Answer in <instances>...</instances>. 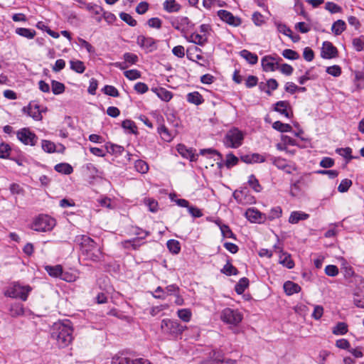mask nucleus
I'll list each match as a JSON object with an SVG mask.
<instances>
[{
    "label": "nucleus",
    "mask_w": 364,
    "mask_h": 364,
    "mask_svg": "<svg viewBox=\"0 0 364 364\" xmlns=\"http://www.w3.org/2000/svg\"><path fill=\"white\" fill-rule=\"evenodd\" d=\"M136 43L146 52H152L157 49L156 41L151 37L140 35L136 38Z\"/></svg>",
    "instance_id": "nucleus-10"
},
{
    "label": "nucleus",
    "mask_w": 364,
    "mask_h": 364,
    "mask_svg": "<svg viewBox=\"0 0 364 364\" xmlns=\"http://www.w3.org/2000/svg\"><path fill=\"white\" fill-rule=\"evenodd\" d=\"M135 234L138 235L137 238L127 242L132 244L134 249H136L141 245V243H140V240L144 239L147 235H149V232L139 229L136 230Z\"/></svg>",
    "instance_id": "nucleus-27"
},
{
    "label": "nucleus",
    "mask_w": 364,
    "mask_h": 364,
    "mask_svg": "<svg viewBox=\"0 0 364 364\" xmlns=\"http://www.w3.org/2000/svg\"><path fill=\"white\" fill-rule=\"evenodd\" d=\"M70 69L77 73H82L85 70L84 63L78 60H72L70 61Z\"/></svg>",
    "instance_id": "nucleus-36"
},
{
    "label": "nucleus",
    "mask_w": 364,
    "mask_h": 364,
    "mask_svg": "<svg viewBox=\"0 0 364 364\" xmlns=\"http://www.w3.org/2000/svg\"><path fill=\"white\" fill-rule=\"evenodd\" d=\"M79 240H80V245L82 254L87 252L88 250H92V249L97 247L94 240L88 236L82 235Z\"/></svg>",
    "instance_id": "nucleus-15"
},
{
    "label": "nucleus",
    "mask_w": 364,
    "mask_h": 364,
    "mask_svg": "<svg viewBox=\"0 0 364 364\" xmlns=\"http://www.w3.org/2000/svg\"><path fill=\"white\" fill-rule=\"evenodd\" d=\"M353 45L357 51H361L364 48V37L360 36L353 38Z\"/></svg>",
    "instance_id": "nucleus-61"
},
{
    "label": "nucleus",
    "mask_w": 364,
    "mask_h": 364,
    "mask_svg": "<svg viewBox=\"0 0 364 364\" xmlns=\"http://www.w3.org/2000/svg\"><path fill=\"white\" fill-rule=\"evenodd\" d=\"M186 40L190 43H193L199 46H203L208 41V36L205 34H200L194 32L186 37Z\"/></svg>",
    "instance_id": "nucleus-17"
},
{
    "label": "nucleus",
    "mask_w": 364,
    "mask_h": 364,
    "mask_svg": "<svg viewBox=\"0 0 364 364\" xmlns=\"http://www.w3.org/2000/svg\"><path fill=\"white\" fill-rule=\"evenodd\" d=\"M134 168L141 173H146L149 170L148 164L144 161L140 159L135 161Z\"/></svg>",
    "instance_id": "nucleus-47"
},
{
    "label": "nucleus",
    "mask_w": 364,
    "mask_h": 364,
    "mask_svg": "<svg viewBox=\"0 0 364 364\" xmlns=\"http://www.w3.org/2000/svg\"><path fill=\"white\" fill-rule=\"evenodd\" d=\"M124 76L130 80H134L141 77V73L137 70H129L124 73Z\"/></svg>",
    "instance_id": "nucleus-54"
},
{
    "label": "nucleus",
    "mask_w": 364,
    "mask_h": 364,
    "mask_svg": "<svg viewBox=\"0 0 364 364\" xmlns=\"http://www.w3.org/2000/svg\"><path fill=\"white\" fill-rule=\"evenodd\" d=\"M185 326L180 324L178 321L168 318L163 319L161 324V328L163 333L172 336H177L181 334L185 330Z\"/></svg>",
    "instance_id": "nucleus-5"
},
{
    "label": "nucleus",
    "mask_w": 364,
    "mask_h": 364,
    "mask_svg": "<svg viewBox=\"0 0 364 364\" xmlns=\"http://www.w3.org/2000/svg\"><path fill=\"white\" fill-rule=\"evenodd\" d=\"M120 18L126 22L128 25L131 26H135L136 25V21L132 18L131 15L129 14L122 12L119 14Z\"/></svg>",
    "instance_id": "nucleus-56"
},
{
    "label": "nucleus",
    "mask_w": 364,
    "mask_h": 364,
    "mask_svg": "<svg viewBox=\"0 0 364 364\" xmlns=\"http://www.w3.org/2000/svg\"><path fill=\"white\" fill-rule=\"evenodd\" d=\"M158 133L161 139L167 142L171 141L176 136V133L170 132L165 125H161L158 127Z\"/></svg>",
    "instance_id": "nucleus-22"
},
{
    "label": "nucleus",
    "mask_w": 364,
    "mask_h": 364,
    "mask_svg": "<svg viewBox=\"0 0 364 364\" xmlns=\"http://www.w3.org/2000/svg\"><path fill=\"white\" fill-rule=\"evenodd\" d=\"M272 163L276 167L283 170L287 173H291L296 170V166L294 164L289 163L286 159L281 157L274 158Z\"/></svg>",
    "instance_id": "nucleus-13"
},
{
    "label": "nucleus",
    "mask_w": 364,
    "mask_h": 364,
    "mask_svg": "<svg viewBox=\"0 0 364 364\" xmlns=\"http://www.w3.org/2000/svg\"><path fill=\"white\" fill-rule=\"evenodd\" d=\"M249 285V280L246 277L241 278L235 285V289L238 294H242Z\"/></svg>",
    "instance_id": "nucleus-38"
},
{
    "label": "nucleus",
    "mask_w": 364,
    "mask_h": 364,
    "mask_svg": "<svg viewBox=\"0 0 364 364\" xmlns=\"http://www.w3.org/2000/svg\"><path fill=\"white\" fill-rule=\"evenodd\" d=\"M282 55L285 58L289 59V60H296V59L299 58V54L296 51L291 50V49L284 50L282 52Z\"/></svg>",
    "instance_id": "nucleus-63"
},
{
    "label": "nucleus",
    "mask_w": 364,
    "mask_h": 364,
    "mask_svg": "<svg viewBox=\"0 0 364 364\" xmlns=\"http://www.w3.org/2000/svg\"><path fill=\"white\" fill-rule=\"evenodd\" d=\"M223 362V355L219 351H213L210 359L203 360L200 364H221Z\"/></svg>",
    "instance_id": "nucleus-28"
},
{
    "label": "nucleus",
    "mask_w": 364,
    "mask_h": 364,
    "mask_svg": "<svg viewBox=\"0 0 364 364\" xmlns=\"http://www.w3.org/2000/svg\"><path fill=\"white\" fill-rule=\"evenodd\" d=\"M275 26L278 32L288 36L291 33V30L286 25L280 22H275Z\"/></svg>",
    "instance_id": "nucleus-53"
},
{
    "label": "nucleus",
    "mask_w": 364,
    "mask_h": 364,
    "mask_svg": "<svg viewBox=\"0 0 364 364\" xmlns=\"http://www.w3.org/2000/svg\"><path fill=\"white\" fill-rule=\"evenodd\" d=\"M245 133L238 128L233 127L228 130L223 139V144L228 148L237 149L242 144Z\"/></svg>",
    "instance_id": "nucleus-2"
},
{
    "label": "nucleus",
    "mask_w": 364,
    "mask_h": 364,
    "mask_svg": "<svg viewBox=\"0 0 364 364\" xmlns=\"http://www.w3.org/2000/svg\"><path fill=\"white\" fill-rule=\"evenodd\" d=\"M164 7L168 12H176L180 9V5L175 0H166Z\"/></svg>",
    "instance_id": "nucleus-39"
},
{
    "label": "nucleus",
    "mask_w": 364,
    "mask_h": 364,
    "mask_svg": "<svg viewBox=\"0 0 364 364\" xmlns=\"http://www.w3.org/2000/svg\"><path fill=\"white\" fill-rule=\"evenodd\" d=\"M186 100L188 102L199 105L203 103V99L198 92H190L187 95Z\"/></svg>",
    "instance_id": "nucleus-31"
},
{
    "label": "nucleus",
    "mask_w": 364,
    "mask_h": 364,
    "mask_svg": "<svg viewBox=\"0 0 364 364\" xmlns=\"http://www.w3.org/2000/svg\"><path fill=\"white\" fill-rule=\"evenodd\" d=\"M188 24L189 19L187 17L183 16L178 17L171 21L172 26L175 29L181 32L188 28Z\"/></svg>",
    "instance_id": "nucleus-18"
},
{
    "label": "nucleus",
    "mask_w": 364,
    "mask_h": 364,
    "mask_svg": "<svg viewBox=\"0 0 364 364\" xmlns=\"http://www.w3.org/2000/svg\"><path fill=\"white\" fill-rule=\"evenodd\" d=\"M219 18L225 23L233 26L238 27L242 24V19L236 16H234L230 11L227 10H219L217 12Z\"/></svg>",
    "instance_id": "nucleus-7"
},
{
    "label": "nucleus",
    "mask_w": 364,
    "mask_h": 364,
    "mask_svg": "<svg viewBox=\"0 0 364 364\" xmlns=\"http://www.w3.org/2000/svg\"><path fill=\"white\" fill-rule=\"evenodd\" d=\"M45 269L50 277L60 279L63 272V267L61 265L46 266Z\"/></svg>",
    "instance_id": "nucleus-30"
},
{
    "label": "nucleus",
    "mask_w": 364,
    "mask_h": 364,
    "mask_svg": "<svg viewBox=\"0 0 364 364\" xmlns=\"http://www.w3.org/2000/svg\"><path fill=\"white\" fill-rule=\"evenodd\" d=\"M326 71L328 74L333 77H338L341 74V68L337 65L327 67Z\"/></svg>",
    "instance_id": "nucleus-58"
},
{
    "label": "nucleus",
    "mask_w": 364,
    "mask_h": 364,
    "mask_svg": "<svg viewBox=\"0 0 364 364\" xmlns=\"http://www.w3.org/2000/svg\"><path fill=\"white\" fill-rule=\"evenodd\" d=\"M325 9L331 14H336L341 11V8L333 2H327Z\"/></svg>",
    "instance_id": "nucleus-62"
},
{
    "label": "nucleus",
    "mask_w": 364,
    "mask_h": 364,
    "mask_svg": "<svg viewBox=\"0 0 364 364\" xmlns=\"http://www.w3.org/2000/svg\"><path fill=\"white\" fill-rule=\"evenodd\" d=\"M73 328L70 321L55 323L52 328L51 338L56 341L60 348H65L69 346L73 340Z\"/></svg>",
    "instance_id": "nucleus-1"
},
{
    "label": "nucleus",
    "mask_w": 364,
    "mask_h": 364,
    "mask_svg": "<svg viewBox=\"0 0 364 364\" xmlns=\"http://www.w3.org/2000/svg\"><path fill=\"white\" fill-rule=\"evenodd\" d=\"M248 184L256 192L259 193L262 191V186L258 180L254 175H250L248 179Z\"/></svg>",
    "instance_id": "nucleus-46"
},
{
    "label": "nucleus",
    "mask_w": 364,
    "mask_h": 364,
    "mask_svg": "<svg viewBox=\"0 0 364 364\" xmlns=\"http://www.w3.org/2000/svg\"><path fill=\"white\" fill-rule=\"evenodd\" d=\"M10 312L12 316L23 315L24 313L23 305L20 304H14L11 305Z\"/></svg>",
    "instance_id": "nucleus-49"
},
{
    "label": "nucleus",
    "mask_w": 364,
    "mask_h": 364,
    "mask_svg": "<svg viewBox=\"0 0 364 364\" xmlns=\"http://www.w3.org/2000/svg\"><path fill=\"white\" fill-rule=\"evenodd\" d=\"M283 287L285 293L289 296L298 293L301 291V287L298 284L291 281L286 282L284 284Z\"/></svg>",
    "instance_id": "nucleus-24"
},
{
    "label": "nucleus",
    "mask_w": 364,
    "mask_h": 364,
    "mask_svg": "<svg viewBox=\"0 0 364 364\" xmlns=\"http://www.w3.org/2000/svg\"><path fill=\"white\" fill-rule=\"evenodd\" d=\"M133 359L122 356L115 355L112 358L111 364H132Z\"/></svg>",
    "instance_id": "nucleus-48"
},
{
    "label": "nucleus",
    "mask_w": 364,
    "mask_h": 364,
    "mask_svg": "<svg viewBox=\"0 0 364 364\" xmlns=\"http://www.w3.org/2000/svg\"><path fill=\"white\" fill-rule=\"evenodd\" d=\"M78 278V272L76 270L72 272H62L60 279L64 280L67 282H75Z\"/></svg>",
    "instance_id": "nucleus-35"
},
{
    "label": "nucleus",
    "mask_w": 364,
    "mask_h": 364,
    "mask_svg": "<svg viewBox=\"0 0 364 364\" xmlns=\"http://www.w3.org/2000/svg\"><path fill=\"white\" fill-rule=\"evenodd\" d=\"M31 291L32 287L29 285H23L16 282L6 290L5 295L11 298H18L22 301H26Z\"/></svg>",
    "instance_id": "nucleus-4"
},
{
    "label": "nucleus",
    "mask_w": 364,
    "mask_h": 364,
    "mask_svg": "<svg viewBox=\"0 0 364 364\" xmlns=\"http://www.w3.org/2000/svg\"><path fill=\"white\" fill-rule=\"evenodd\" d=\"M55 225L54 218L48 215H41L37 217L31 225V228L38 232H46L51 230Z\"/></svg>",
    "instance_id": "nucleus-3"
},
{
    "label": "nucleus",
    "mask_w": 364,
    "mask_h": 364,
    "mask_svg": "<svg viewBox=\"0 0 364 364\" xmlns=\"http://www.w3.org/2000/svg\"><path fill=\"white\" fill-rule=\"evenodd\" d=\"M41 146L43 151L48 153H54L56 151L55 144L48 140H43L41 142Z\"/></svg>",
    "instance_id": "nucleus-45"
},
{
    "label": "nucleus",
    "mask_w": 364,
    "mask_h": 364,
    "mask_svg": "<svg viewBox=\"0 0 364 364\" xmlns=\"http://www.w3.org/2000/svg\"><path fill=\"white\" fill-rule=\"evenodd\" d=\"M240 55L241 57L245 58L249 63L255 65L258 61V57L256 54L252 53L247 50H242L240 51Z\"/></svg>",
    "instance_id": "nucleus-33"
},
{
    "label": "nucleus",
    "mask_w": 364,
    "mask_h": 364,
    "mask_svg": "<svg viewBox=\"0 0 364 364\" xmlns=\"http://www.w3.org/2000/svg\"><path fill=\"white\" fill-rule=\"evenodd\" d=\"M245 215L250 222L255 223H261L266 219L265 215L255 208H248Z\"/></svg>",
    "instance_id": "nucleus-12"
},
{
    "label": "nucleus",
    "mask_w": 364,
    "mask_h": 364,
    "mask_svg": "<svg viewBox=\"0 0 364 364\" xmlns=\"http://www.w3.org/2000/svg\"><path fill=\"white\" fill-rule=\"evenodd\" d=\"M348 331V326L346 323L339 322L333 328V333L335 335H344Z\"/></svg>",
    "instance_id": "nucleus-41"
},
{
    "label": "nucleus",
    "mask_w": 364,
    "mask_h": 364,
    "mask_svg": "<svg viewBox=\"0 0 364 364\" xmlns=\"http://www.w3.org/2000/svg\"><path fill=\"white\" fill-rule=\"evenodd\" d=\"M123 58L129 65L136 64L139 60L136 55L131 53H125L123 55Z\"/></svg>",
    "instance_id": "nucleus-52"
},
{
    "label": "nucleus",
    "mask_w": 364,
    "mask_h": 364,
    "mask_svg": "<svg viewBox=\"0 0 364 364\" xmlns=\"http://www.w3.org/2000/svg\"><path fill=\"white\" fill-rule=\"evenodd\" d=\"M242 160L247 164L262 163L265 161V157L259 154H252L242 156Z\"/></svg>",
    "instance_id": "nucleus-25"
},
{
    "label": "nucleus",
    "mask_w": 364,
    "mask_h": 364,
    "mask_svg": "<svg viewBox=\"0 0 364 364\" xmlns=\"http://www.w3.org/2000/svg\"><path fill=\"white\" fill-rule=\"evenodd\" d=\"M51 87L54 95H60L65 91V85L56 80L51 81Z\"/></svg>",
    "instance_id": "nucleus-43"
},
{
    "label": "nucleus",
    "mask_w": 364,
    "mask_h": 364,
    "mask_svg": "<svg viewBox=\"0 0 364 364\" xmlns=\"http://www.w3.org/2000/svg\"><path fill=\"white\" fill-rule=\"evenodd\" d=\"M238 161L239 159L237 156H235L233 154L230 153L226 156L225 164L228 168H230L237 165Z\"/></svg>",
    "instance_id": "nucleus-50"
},
{
    "label": "nucleus",
    "mask_w": 364,
    "mask_h": 364,
    "mask_svg": "<svg viewBox=\"0 0 364 364\" xmlns=\"http://www.w3.org/2000/svg\"><path fill=\"white\" fill-rule=\"evenodd\" d=\"M45 111L46 109L41 108L40 105L35 102H31L28 107L23 108V112H26L31 117L36 121L42 119V112Z\"/></svg>",
    "instance_id": "nucleus-11"
},
{
    "label": "nucleus",
    "mask_w": 364,
    "mask_h": 364,
    "mask_svg": "<svg viewBox=\"0 0 364 364\" xmlns=\"http://www.w3.org/2000/svg\"><path fill=\"white\" fill-rule=\"evenodd\" d=\"M272 127L281 132H289L291 131V127L289 124H284L280 121H277L273 123Z\"/></svg>",
    "instance_id": "nucleus-42"
},
{
    "label": "nucleus",
    "mask_w": 364,
    "mask_h": 364,
    "mask_svg": "<svg viewBox=\"0 0 364 364\" xmlns=\"http://www.w3.org/2000/svg\"><path fill=\"white\" fill-rule=\"evenodd\" d=\"M54 168L57 172L64 174H70L73 171V167L66 163L58 164Z\"/></svg>",
    "instance_id": "nucleus-37"
},
{
    "label": "nucleus",
    "mask_w": 364,
    "mask_h": 364,
    "mask_svg": "<svg viewBox=\"0 0 364 364\" xmlns=\"http://www.w3.org/2000/svg\"><path fill=\"white\" fill-rule=\"evenodd\" d=\"M16 33L28 39H32L35 37L36 33L33 29L18 28L16 30Z\"/></svg>",
    "instance_id": "nucleus-34"
},
{
    "label": "nucleus",
    "mask_w": 364,
    "mask_h": 364,
    "mask_svg": "<svg viewBox=\"0 0 364 364\" xmlns=\"http://www.w3.org/2000/svg\"><path fill=\"white\" fill-rule=\"evenodd\" d=\"M233 197L241 205H250L255 203V197L249 193L246 188L235 191Z\"/></svg>",
    "instance_id": "nucleus-9"
},
{
    "label": "nucleus",
    "mask_w": 364,
    "mask_h": 364,
    "mask_svg": "<svg viewBox=\"0 0 364 364\" xmlns=\"http://www.w3.org/2000/svg\"><path fill=\"white\" fill-rule=\"evenodd\" d=\"M166 245L168 250L173 254H178L181 250V245L178 240H169Z\"/></svg>",
    "instance_id": "nucleus-40"
},
{
    "label": "nucleus",
    "mask_w": 364,
    "mask_h": 364,
    "mask_svg": "<svg viewBox=\"0 0 364 364\" xmlns=\"http://www.w3.org/2000/svg\"><path fill=\"white\" fill-rule=\"evenodd\" d=\"M222 272L226 275H235L237 274V269L231 264L227 263L223 268Z\"/></svg>",
    "instance_id": "nucleus-59"
},
{
    "label": "nucleus",
    "mask_w": 364,
    "mask_h": 364,
    "mask_svg": "<svg viewBox=\"0 0 364 364\" xmlns=\"http://www.w3.org/2000/svg\"><path fill=\"white\" fill-rule=\"evenodd\" d=\"M122 127L127 130H129L130 133H135L136 127L135 123L130 119H125L122 123Z\"/></svg>",
    "instance_id": "nucleus-55"
},
{
    "label": "nucleus",
    "mask_w": 364,
    "mask_h": 364,
    "mask_svg": "<svg viewBox=\"0 0 364 364\" xmlns=\"http://www.w3.org/2000/svg\"><path fill=\"white\" fill-rule=\"evenodd\" d=\"M337 49L333 45L328 41L323 43L321 48V57L326 59L333 58L336 56Z\"/></svg>",
    "instance_id": "nucleus-14"
},
{
    "label": "nucleus",
    "mask_w": 364,
    "mask_h": 364,
    "mask_svg": "<svg viewBox=\"0 0 364 364\" xmlns=\"http://www.w3.org/2000/svg\"><path fill=\"white\" fill-rule=\"evenodd\" d=\"M352 186V181L350 179L345 178L341 181V183L338 187V191L340 193H345L348 191L349 188Z\"/></svg>",
    "instance_id": "nucleus-57"
},
{
    "label": "nucleus",
    "mask_w": 364,
    "mask_h": 364,
    "mask_svg": "<svg viewBox=\"0 0 364 364\" xmlns=\"http://www.w3.org/2000/svg\"><path fill=\"white\" fill-rule=\"evenodd\" d=\"M346 29V24L343 20H337L333 23L331 27V31L336 36L341 35Z\"/></svg>",
    "instance_id": "nucleus-29"
},
{
    "label": "nucleus",
    "mask_w": 364,
    "mask_h": 364,
    "mask_svg": "<svg viewBox=\"0 0 364 364\" xmlns=\"http://www.w3.org/2000/svg\"><path fill=\"white\" fill-rule=\"evenodd\" d=\"M144 203L151 212L155 213L158 210V202L152 198L144 199Z\"/></svg>",
    "instance_id": "nucleus-60"
},
{
    "label": "nucleus",
    "mask_w": 364,
    "mask_h": 364,
    "mask_svg": "<svg viewBox=\"0 0 364 364\" xmlns=\"http://www.w3.org/2000/svg\"><path fill=\"white\" fill-rule=\"evenodd\" d=\"M288 108H290L289 102L279 101L275 103L274 109L287 118H290L291 114H289Z\"/></svg>",
    "instance_id": "nucleus-19"
},
{
    "label": "nucleus",
    "mask_w": 364,
    "mask_h": 364,
    "mask_svg": "<svg viewBox=\"0 0 364 364\" xmlns=\"http://www.w3.org/2000/svg\"><path fill=\"white\" fill-rule=\"evenodd\" d=\"M88 259L98 261L102 257V252L98 247H95L92 250H88L83 254Z\"/></svg>",
    "instance_id": "nucleus-32"
},
{
    "label": "nucleus",
    "mask_w": 364,
    "mask_h": 364,
    "mask_svg": "<svg viewBox=\"0 0 364 364\" xmlns=\"http://www.w3.org/2000/svg\"><path fill=\"white\" fill-rule=\"evenodd\" d=\"M178 316L184 322H188L191 318V311L188 309H179L177 311Z\"/></svg>",
    "instance_id": "nucleus-44"
},
{
    "label": "nucleus",
    "mask_w": 364,
    "mask_h": 364,
    "mask_svg": "<svg viewBox=\"0 0 364 364\" xmlns=\"http://www.w3.org/2000/svg\"><path fill=\"white\" fill-rule=\"evenodd\" d=\"M309 215L301 211H293L289 218V223L291 224H296L301 220L308 219Z\"/></svg>",
    "instance_id": "nucleus-23"
},
{
    "label": "nucleus",
    "mask_w": 364,
    "mask_h": 364,
    "mask_svg": "<svg viewBox=\"0 0 364 364\" xmlns=\"http://www.w3.org/2000/svg\"><path fill=\"white\" fill-rule=\"evenodd\" d=\"M178 152L184 158L189 159L191 161L196 160V156L192 151L186 148L183 144H178L176 146Z\"/></svg>",
    "instance_id": "nucleus-26"
},
{
    "label": "nucleus",
    "mask_w": 364,
    "mask_h": 364,
    "mask_svg": "<svg viewBox=\"0 0 364 364\" xmlns=\"http://www.w3.org/2000/svg\"><path fill=\"white\" fill-rule=\"evenodd\" d=\"M263 70L266 72L274 71L279 68V63L270 56H265L262 60Z\"/></svg>",
    "instance_id": "nucleus-16"
},
{
    "label": "nucleus",
    "mask_w": 364,
    "mask_h": 364,
    "mask_svg": "<svg viewBox=\"0 0 364 364\" xmlns=\"http://www.w3.org/2000/svg\"><path fill=\"white\" fill-rule=\"evenodd\" d=\"M77 41H78V46L80 48H85L90 54L95 53V50L94 47L90 43H89L87 41H86L85 40H84L81 38H79Z\"/></svg>",
    "instance_id": "nucleus-51"
},
{
    "label": "nucleus",
    "mask_w": 364,
    "mask_h": 364,
    "mask_svg": "<svg viewBox=\"0 0 364 364\" xmlns=\"http://www.w3.org/2000/svg\"><path fill=\"white\" fill-rule=\"evenodd\" d=\"M279 262L288 269H292L294 267V262L291 258V255L281 250Z\"/></svg>",
    "instance_id": "nucleus-21"
},
{
    "label": "nucleus",
    "mask_w": 364,
    "mask_h": 364,
    "mask_svg": "<svg viewBox=\"0 0 364 364\" xmlns=\"http://www.w3.org/2000/svg\"><path fill=\"white\" fill-rule=\"evenodd\" d=\"M151 91L154 92L161 100L165 102L170 101L173 97L172 92L164 87H153L151 88Z\"/></svg>",
    "instance_id": "nucleus-20"
},
{
    "label": "nucleus",
    "mask_w": 364,
    "mask_h": 364,
    "mask_svg": "<svg viewBox=\"0 0 364 364\" xmlns=\"http://www.w3.org/2000/svg\"><path fill=\"white\" fill-rule=\"evenodd\" d=\"M16 136L18 139L26 145L34 146L38 139L36 135L28 128H23L18 130Z\"/></svg>",
    "instance_id": "nucleus-8"
},
{
    "label": "nucleus",
    "mask_w": 364,
    "mask_h": 364,
    "mask_svg": "<svg viewBox=\"0 0 364 364\" xmlns=\"http://www.w3.org/2000/svg\"><path fill=\"white\" fill-rule=\"evenodd\" d=\"M220 318L225 323L237 325L242 319V315L237 311L230 308L223 310Z\"/></svg>",
    "instance_id": "nucleus-6"
},
{
    "label": "nucleus",
    "mask_w": 364,
    "mask_h": 364,
    "mask_svg": "<svg viewBox=\"0 0 364 364\" xmlns=\"http://www.w3.org/2000/svg\"><path fill=\"white\" fill-rule=\"evenodd\" d=\"M11 152V148L7 144L2 143L0 144V158H7Z\"/></svg>",
    "instance_id": "nucleus-64"
}]
</instances>
